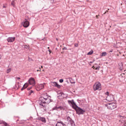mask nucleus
<instances>
[{
  "label": "nucleus",
  "instance_id": "nucleus-41",
  "mask_svg": "<svg viewBox=\"0 0 126 126\" xmlns=\"http://www.w3.org/2000/svg\"><path fill=\"white\" fill-rule=\"evenodd\" d=\"M112 52V50H110V52Z\"/></svg>",
  "mask_w": 126,
  "mask_h": 126
},
{
  "label": "nucleus",
  "instance_id": "nucleus-9",
  "mask_svg": "<svg viewBox=\"0 0 126 126\" xmlns=\"http://www.w3.org/2000/svg\"><path fill=\"white\" fill-rule=\"evenodd\" d=\"M15 38L14 37H10L7 39V40L8 42H12L15 40Z\"/></svg>",
  "mask_w": 126,
  "mask_h": 126
},
{
  "label": "nucleus",
  "instance_id": "nucleus-20",
  "mask_svg": "<svg viewBox=\"0 0 126 126\" xmlns=\"http://www.w3.org/2000/svg\"><path fill=\"white\" fill-rule=\"evenodd\" d=\"M11 71V69L9 68V69H7L6 71L7 73H8L10 72Z\"/></svg>",
  "mask_w": 126,
  "mask_h": 126
},
{
  "label": "nucleus",
  "instance_id": "nucleus-16",
  "mask_svg": "<svg viewBox=\"0 0 126 126\" xmlns=\"http://www.w3.org/2000/svg\"><path fill=\"white\" fill-rule=\"evenodd\" d=\"M69 79L71 83H75V82L71 78H69Z\"/></svg>",
  "mask_w": 126,
  "mask_h": 126
},
{
  "label": "nucleus",
  "instance_id": "nucleus-50",
  "mask_svg": "<svg viewBox=\"0 0 126 126\" xmlns=\"http://www.w3.org/2000/svg\"><path fill=\"white\" fill-rule=\"evenodd\" d=\"M75 77H76V76H75Z\"/></svg>",
  "mask_w": 126,
  "mask_h": 126
},
{
  "label": "nucleus",
  "instance_id": "nucleus-12",
  "mask_svg": "<svg viewBox=\"0 0 126 126\" xmlns=\"http://www.w3.org/2000/svg\"><path fill=\"white\" fill-rule=\"evenodd\" d=\"M37 120H39L40 121H41L45 123L46 122L45 119L44 117H38L36 118Z\"/></svg>",
  "mask_w": 126,
  "mask_h": 126
},
{
  "label": "nucleus",
  "instance_id": "nucleus-23",
  "mask_svg": "<svg viewBox=\"0 0 126 126\" xmlns=\"http://www.w3.org/2000/svg\"><path fill=\"white\" fill-rule=\"evenodd\" d=\"M93 53V51H90L87 54L89 55H90L92 54Z\"/></svg>",
  "mask_w": 126,
  "mask_h": 126
},
{
  "label": "nucleus",
  "instance_id": "nucleus-1",
  "mask_svg": "<svg viewBox=\"0 0 126 126\" xmlns=\"http://www.w3.org/2000/svg\"><path fill=\"white\" fill-rule=\"evenodd\" d=\"M68 103L70 104H71L72 105V107L75 109L77 113L79 115L83 114L85 111L83 110L81 108L79 107L74 102L73 100L68 101Z\"/></svg>",
  "mask_w": 126,
  "mask_h": 126
},
{
  "label": "nucleus",
  "instance_id": "nucleus-6",
  "mask_svg": "<svg viewBox=\"0 0 126 126\" xmlns=\"http://www.w3.org/2000/svg\"><path fill=\"white\" fill-rule=\"evenodd\" d=\"M107 107L109 109L111 110L116 108V104L114 103H111L108 104Z\"/></svg>",
  "mask_w": 126,
  "mask_h": 126
},
{
  "label": "nucleus",
  "instance_id": "nucleus-11",
  "mask_svg": "<svg viewBox=\"0 0 126 126\" xmlns=\"http://www.w3.org/2000/svg\"><path fill=\"white\" fill-rule=\"evenodd\" d=\"M29 25V23L28 21H26L23 23V26L24 27L27 28L28 27Z\"/></svg>",
  "mask_w": 126,
  "mask_h": 126
},
{
  "label": "nucleus",
  "instance_id": "nucleus-48",
  "mask_svg": "<svg viewBox=\"0 0 126 126\" xmlns=\"http://www.w3.org/2000/svg\"><path fill=\"white\" fill-rule=\"evenodd\" d=\"M56 40H58V39L57 38V39H56Z\"/></svg>",
  "mask_w": 126,
  "mask_h": 126
},
{
  "label": "nucleus",
  "instance_id": "nucleus-39",
  "mask_svg": "<svg viewBox=\"0 0 126 126\" xmlns=\"http://www.w3.org/2000/svg\"><path fill=\"white\" fill-rule=\"evenodd\" d=\"M63 94V93H61V94L62 95V94Z\"/></svg>",
  "mask_w": 126,
  "mask_h": 126
},
{
  "label": "nucleus",
  "instance_id": "nucleus-30",
  "mask_svg": "<svg viewBox=\"0 0 126 126\" xmlns=\"http://www.w3.org/2000/svg\"><path fill=\"white\" fill-rule=\"evenodd\" d=\"M16 79H18V80H19L20 79V78L17 77H16Z\"/></svg>",
  "mask_w": 126,
  "mask_h": 126
},
{
  "label": "nucleus",
  "instance_id": "nucleus-28",
  "mask_svg": "<svg viewBox=\"0 0 126 126\" xmlns=\"http://www.w3.org/2000/svg\"><path fill=\"white\" fill-rule=\"evenodd\" d=\"M26 88H25V87H24V86H23V87L21 89V90L22 91H23L24 89H25Z\"/></svg>",
  "mask_w": 126,
  "mask_h": 126
},
{
  "label": "nucleus",
  "instance_id": "nucleus-36",
  "mask_svg": "<svg viewBox=\"0 0 126 126\" xmlns=\"http://www.w3.org/2000/svg\"><path fill=\"white\" fill-rule=\"evenodd\" d=\"M48 51L49 52V54H50V53H51V50L49 49L48 50Z\"/></svg>",
  "mask_w": 126,
  "mask_h": 126
},
{
  "label": "nucleus",
  "instance_id": "nucleus-26",
  "mask_svg": "<svg viewBox=\"0 0 126 126\" xmlns=\"http://www.w3.org/2000/svg\"><path fill=\"white\" fill-rule=\"evenodd\" d=\"M63 79H61L59 80V82L61 83H62L63 82Z\"/></svg>",
  "mask_w": 126,
  "mask_h": 126
},
{
  "label": "nucleus",
  "instance_id": "nucleus-15",
  "mask_svg": "<svg viewBox=\"0 0 126 126\" xmlns=\"http://www.w3.org/2000/svg\"><path fill=\"white\" fill-rule=\"evenodd\" d=\"M38 87H40V89H42L44 88V86L43 85V84H40L38 86Z\"/></svg>",
  "mask_w": 126,
  "mask_h": 126
},
{
  "label": "nucleus",
  "instance_id": "nucleus-3",
  "mask_svg": "<svg viewBox=\"0 0 126 126\" xmlns=\"http://www.w3.org/2000/svg\"><path fill=\"white\" fill-rule=\"evenodd\" d=\"M42 96L39 99V105H42V102L50 96L48 95L46 93L43 94H42Z\"/></svg>",
  "mask_w": 126,
  "mask_h": 126
},
{
  "label": "nucleus",
  "instance_id": "nucleus-33",
  "mask_svg": "<svg viewBox=\"0 0 126 126\" xmlns=\"http://www.w3.org/2000/svg\"><path fill=\"white\" fill-rule=\"evenodd\" d=\"M67 49V48L66 47H64V48H63V50H66Z\"/></svg>",
  "mask_w": 126,
  "mask_h": 126
},
{
  "label": "nucleus",
  "instance_id": "nucleus-35",
  "mask_svg": "<svg viewBox=\"0 0 126 126\" xmlns=\"http://www.w3.org/2000/svg\"><path fill=\"white\" fill-rule=\"evenodd\" d=\"M54 0H50L51 3H53Z\"/></svg>",
  "mask_w": 126,
  "mask_h": 126
},
{
  "label": "nucleus",
  "instance_id": "nucleus-14",
  "mask_svg": "<svg viewBox=\"0 0 126 126\" xmlns=\"http://www.w3.org/2000/svg\"><path fill=\"white\" fill-rule=\"evenodd\" d=\"M63 109V107L60 106L58 107H57L56 110L59 111Z\"/></svg>",
  "mask_w": 126,
  "mask_h": 126
},
{
  "label": "nucleus",
  "instance_id": "nucleus-25",
  "mask_svg": "<svg viewBox=\"0 0 126 126\" xmlns=\"http://www.w3.org/2000/svg\"><path fill=\"white\" fill-rule=\"evenodd\" d=\"M33 92V91L32 90H31L29 92V95H30Z\"/></svg>",
  "mask_w": 126,
  "mask_h": 126
},
{
  "label": "nucleus",
  "instance_id": "nucleus-32",
  "mask_svg": "<svg viewBox=\"0 0 126 126\" xmlns=\"http://www.w3.org/2000/svg\"><path fill=\"white\" fill-rule=\"evenodd\" d=\"M123 126H126V123L125 122L123 124Z\"/></svg>",
  "mask_w": 126,
  "mask_h": 126
},
{
  "label": "nucleus",
  "instance_id": "nucleus-44",
  "mask_svg": "<svg viewBox=\"0 0 126 126\" xmlns=\"http://www.w3.org/2000/svg\"><path fill=\"white\" fill-rule=\"evenodd\" d=\"M39 71V70H37V71Z\"/></svg>",
  "mask_w": 126,
  "mask_h": 126
},
{
  "label": "nucleus",
  "instance_id": "nucleus-21",
  "mask_svg": "<svg viewBox=\"0 0 126 126\" xmlns=\"http://www.w3.org/2000/svg\"><path fill=\"white\" fill-rule=\"evenodd\" d=\"M94 69H95L96 70H99V68L98 67H96L94 66H93L92 67Z\"/></svg>",
  "mask_w": 126,
  "mask_h": 126
},
{
  "label": "nucleus",
  "instance_id": "nucleus-10",
  "mask_svg": "<svg viewBox=\"0 0 126 126\" xmlns=\"http://www.w3.org/2000/svg\"><path fill=\"white\" fill-rule=\"evenodd\" d=\"M52 85L54 87H56L59 88H60L61 87L58 84L57 82H53L52 83Z\"/></svg>",
  "mask_w": 126,
  "mask_h": 126
},
{
  "label": "nucleus",
  "instance_id": "nucleus-17",
  "mask_svg": "<svg viewBox=\"0 0 126 126\" xmlns=\"http://www.w3.org/2000/svg\"><path fill=\"white\" fill-rule=\"evenodd\" d=\"M16 0H13L11 2V5L12 6H13V7H15V1Z\"/></svg>",
  "mask_w": 126,
  "mask_h": 126
},
{
  "label": "nucleus",
  "instance_id": "nucleus-49",
  "mask_svg": "<svg viewBox=\"0 0 126 126\" xmlns=\"http://www.w3.org/2000/svg\"><path fill=\"white\" fill-rule=\"evenodd\" d=\"M18 84H19V82H18Z\"/></svg>",
  "mask_w": 126,
  "mask_h": 126
},
{
  "label": "nucleus",
  "instance_id": "nucleus-37",
  "mask_svg": "<svg viewBox=\"0 0 126 126\" xmlns=\"http://www.w3.org/2000/svg\"><path fill=\"white\" fill-rule=\"evenodd\" d=\"M39 69H40V70H39V71H41V69L40 68H39Z\"/></svg>",
  "mask_w": 126,
  "mask_h": 126
},
{
  "label": "nucleus",
  "instance_id": "nucleus-42",
  "mask_svg": "<svg viewBox=\"0 0 126 126\" xmlns=\"http://www.w3.org/2000/svg\"><path fill=\"white\" fill-rule=\"evenodd\" d=\"M106 12H107V11H106V12H105V13H104V14H105V13H106Z\"/></svg>",
  "mask_w": 126,
  "mask_h": 126
},
{
  "label": "nucleus",
  "instance_id": "nucleus-46",
  "mask_svg": "<svg viewBox=\"0 0 126 126\" xmlns=\"http://www.w3.org/2000/svg\"><path fill=\"white\" fill-rule=\"evenodd\" d=\"M49 48V47H47V48H48V49Z\"/></svg>",
  "mask_w": 126,
  "mask_h": 126
},
{
  "label": "nucleus",
  "instance_id": "nucleus-45",
  "mask_svg": "<svg viewBox=\"0 0 126 126\" xmlns=\"http://www.w3.org/2000/svg\"><path fill=\"white\" fill-rule=\"evenodd\" d=\"M3 7H5V6H3Z\"/></svg>",
  "mask_w": 126,
  "mask_h": 126
},
{
  "label": "nucleus",
  "instance_id": "nucleus-18",
  "mask_svg": "<svg viewBox=\"0 0 126 126\" xmlns=\"http://www.w3.org/2000/svg\"><path fill=\"white\" fill-rule=\"evenodd\" d=\"M29 85V84L28 83H25L24 85V87H25V88H27Z\"/></svg>",
  "mask_w": 126,
  "mask_h": 126
},
{
  "label": "nucleus",
  "instance_id": "nucleus-47",
  "mask_svg": "<svg viewBox=\"0 0 126 126\" xmlns=\"http://www.w3.org/2000/svg\"><path fill=\"white\" fill-rule=\"evenodd\" d=\"M41 67L42 68H43V66H41Z\"/></svg>",
  "mask_w": 126,
  "mask_h": 126
},
{
  "label": "nucleus",
  "instance_id": "nucleus-29",
  "mask_svg": "<svg viewBox=\"0 0 126 126\" xmlns=\"http://www.w3.org/2000/svg\"><path fill=\"white\" fill-rule=\"evenodd\" d=\"M57 107H54L53 108V110H56Z\"/></svg>",
  "mask_w": 126,
  "mask_h": 126
},
{
  "label": "nucleus",
  "instance_id": "nucleus-34",
  "mask_svg": "<svg viewBox=\"0 0 126 126\" xmlns=\"http://www.w3.org/2000/svg\"><path fill=\"white\" fill-rule=\"evenodd\" d=\"M32 88L31 87H29L27 88V90H29L31 89V88Z\"/></svg>",
  "mask_w": 126,
  "mask_h": 126
},
{
  "label": "nucleus",
  "instance_id": "nucleus-13",
  "mask_svg": "<svg viewBox=\"0 0 126 126\" xmlns=\"http://www.w3.org/2000/svg\"><path fill=\"white\" fill-rule=\"evenodd\" d=\"M120 118L121 119L119 121L122 123H125V120L124 119V118L121 116L120 117Z\"/></svg>",
  "mask_w": 126,
  "mask_h": 126
},
{
  "label": "nucleus",
  "instance_id": "nucleus-40",
  "mask_svg": "<svg viewBox=\"0 0 126 126\" xmlns=\"http://www.w3.org/2000/svg\"><path fill=\"white\" fill-rule=\"evenodd\" d=\"M97 16H98L96 15V18H98L97 17Z\"/></svg>",
  "mask_w": 126,
  "mask_h": 126
},
{
  "label": "nucleus",
  "instance_id": "nucleus-4",
  "mask_svg": "<svg viewBox=\"0 0 126 126\" xmlns=\"http://www.w3.org/2000/svg\"><path fill=\"white\" fill-rule=\"evenodd\" d=\"M66 120L68 122V126H76L75 123L69 116H67Z\"/></svg>",
  "mask_w": 126,
  "mask_h": 126
},
{
  "label": "nucleus",
  "instance_id": "nucleus-38",
  "mask_svg": "<svg viewBox=\"0 0 126 126\" xmlns=\"http://www.w3.org/2000/svg\"><path fill=\"white\" fill-rule=\"evenodd\" d=\"M1 56L0 55V59H1Z\"/></svg>",
  "mask_w": 126,
  "mask_h": 126
},
{
  "label": "nucleus",
  "instance_id": "nucleus-31",
  "mask_svg": "<svg viewBox=\"0 0 126 126\" xmlns=\"http://www.w3.org/2000/svg\"><path fill=\"white\" fill-rule=\"evenodd\" d=\"M109 93L108 92H107L105 94L106 95H109Z\"/></svg>",
  "mask_w": 126,
  "mask_h": 126
},
{
  "label": "nucleus",
  "instance_id": "nucleus-43",
  "mask_svg": "<svg viewBox=\"0 0 126 126\" xmlns=\"http://www.w3.org/2000/svg\"><path fill=\"white\" fill-rule=\"evenodd\" d=\"M117 55L118 56H119V55L118 54H117Z\"/></svg>",
  "mask_w": 126,
  "mask_h": 126
},
{
  "label": "nucleus",
  "instance_id": "nucleus-5",
  "mask_svg": "<svg viewBox=\"0 0 126 126\" xmlns=\"http://www.w3.org/2000/svg\"><path fill=\"white\" fill-rule=\"evenodd\" d=\"M93 89L94 91L96 90H101V85L99 82L96 83L94 84L93 87Z\"/></svg>",
  "mask_w": 126,
  "mask_h": 126
},
{
  "label": "nucleus",
  "instance_id": "nucleus-27",
  "mask_svg": "<svg viewBox=\"0 0 126 126\" xmlns=\"http://www.w3.org/2000/svg\"><path fill=\"white\" fill-rule=\"evenodd\" d=\"M75 46L76 47H77L78 46V44L77 43H75Z\"/></svg>",
  "mask_w": 126,
  "mask_h": 126
},
{
  "label": "nucleus",
  "instance_id": "nucleus-7",
  "mask_svg": "<svg viewBox=\"0 0 126 126\" xmlns=\"http://www.w3.org/2000/svg\"><path fill=\"white\" fill-rule=\"evenodd\" d=\"M29 83L31 85H32L33 86L35 84L34 79V78H31L29 80Z\"/></svg>",
  "mask_w": 126,
  "mask_h": 126
},
{
  "label": "nucleus",
  "instance_id": "nucleus-19",
  "mask_svg": "<svg viewBox=\"0 0 126 126\" xmlns=\"http://www.w3.org/2000/svg\"><path fill=\"white\" fill-rule=\"evenodd\" d=\"M107 53L106 52H103L101 54V56H105L107 55Z\"/></svg>",
  "mask_w": 126,
  "mask_h": 126
},
{
  "label": "nucleus",
  "instance_id": "nucleus-24",
  "mask_svg": "<svg viewBox=\"0 0 126 126\" xmlns=\"http://www.w3.org/2000/svg\"><path fill=\"white\" fill-rule=\"evenodd\" d=\"M29 45H25V48H28L29 49Z\"/></svg>",
  "mask_w": 126,
  "mask_h": 126
},
{
  "label": "nucleus",
  "instance_id": "nucleus-8",
  "mask_svg": "<svg viewBox=\"0 0 126 126\" xmlns=\"http://www.w3.org/2000/svg\"><path fill=\"white\" fill-rule=\"evenodd\" d=\"M56 126H66L65 124L63 123L60 120L57 122Z\"/></svg>",
  "mask_w": 126,
  "mask_h": 126
},
{
  "label": "nucleus",
  "instance_id": "nucleus-51",
  "mask_svg": "<svg viewBox=\"0 0 126 126\" xmlns=\"http://www.w3.org/2000/svg\"><path fill=\"white\" fill-rule=\"evenodd\" d=\"M110 101V100H109ZM111 100H110V101H111Z\"/></svg>",
  "mask_w": 126,
  "mask_h": 126
},
{
  "label": "nucleus",
  "instance_id": "nucleus-22",
  "mask_svg": "<svg viewBox=\"0 0 126 126\" xmlns=\"http://www.w3.org/2000/svg\"><path fill=\"white\" fill-rule=\"evenodd\" d=\"M4 126H9L6 123L4 122L3 123Z\"/></svg>",
  "mask_w": 126,
  "mask_h": 126
},
{
  "label": "nucleus",
  "instance_id": "nucleus-2",
  "mask_svg": "<svg viewBox=\"0 0 126 126\" xmlns=\"http://www.w3.org/2000/svg\"><path fill=\"white\" fill-rule=\"evenodd\" d=\"M51 99V97L50 96L49 97H48L42 102V105H40L41 106V107L42 108H43L44 110H46V107L45 105H44V104L45 103L48 104L51 102H52V100Z\"/></svg>",
  "mask_w": 126,
  "mask_h": 126
}]
</instances>
